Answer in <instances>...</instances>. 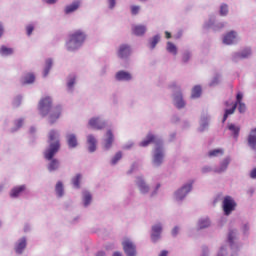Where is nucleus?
<instances>
[{"label": "nucleus", "instance_id": "nucleus-50", "mask_svg": "<svg viewBox=\"0 0 256 256\" xmlns=\"http://www.w3.org/2000/svg\"><path fill=\"white\" fill-rule=\"evenodd\" d=\"M115 5H116L115 0H109V7H110V9H113V7H115Z\"/></svg>", "mask_w": 256, "mask_h": 256}, {"label": "nucleus", "instance_id": "nucleus-18", "mask_svg": "<svg viewBox=\"0 0 256 256\" xmlns=\"http://www.w3.org/2000/svg\"><path fill=\"white\" fill-rule=\"evenodd\" d=\"M67 143L70 149H75L79 143L77 142V136L75 134L67 135Z\"/></svg>", "mask_w": 256, "mask_h": 256}, {"label": "nucleus", "instance_id": "nucleus-45", "mask_svg": "<svg viewBox=\"0 0 256 256\" xmlns=\"http://www.w3.org/2000/svg\"><path fill=\"white\" fill-rule=\"evenodd\" d=\"M35 27H33V25H28L26 27V31H27V35H31L34 31Z\"/></svg>", "mask_w": 256, "mask_h": 256}, {"label": "nucleus", "instance_id": "nucleus-3", "mask_svg": "<svg viewBox=\"0 0 256 256\" xmlns=\"http://www.w3.org/2000/svg\"><path fill=\"white\" fill-rule=\"evenodd\" d=\"M85 39H87L85 32L81 30L75 31L74 33L70 34L66 47L69 51H75V49H79V47L85 43Z\"/></svg>", "mask_w": 256, "mask_h": 256}, {"label": "nucleus", "instance_id": "nucleus-57", "mask_svg": "<svg viewBox=\"0 0 256 256\" xmlns=\"http://www.w3.org/2000/svg\"><path fill=\"white\" fill-rule=\"evenodd\" d=\"M113 256H123V255H121V253L119 252H115Z\"/></svg>", "mask_w": 256, "mask_h": 256}, {"label": "nucleus", "instance_id": "nucleus-30", "mask_svg": "<svg viewBox=\"0 0 256 256\" xmlns=\"http://www.w3.org/2000/svg\"><path fill=\"white\" fill-rule=\"evenodd\" d=\"M167 51L169 53H172L173 55H177V46H175V44H173L172 42H168Z\"/></svg>", "mask_w": 256, "mask_h": 256}, {"label": "nucleus", "instance_id": "nucleus-28", "mask_svg": "<svg viewBox=\"0 0 256 256\" xmlns=\"http://www.w3.org/2000/svg\"><path fill=\"white\" fill-rule=\"evenodd\" d=\"M35 82V75L32 74V73H28L25 77H24V80H23V85H29L31 83H34Z\"/></svg>", "mask_w": 256, "mask_h": 256}, {"label": "nucleus", "instance_id": "nucleus-49", "mask_svg": "<svg viewBox=\"0 0 256 256\" xmlns=\"http://www.w3.org/2000/svg\"><path fill=\"white\" fill-rule=\"evenodd\" d=\"M250 178L251 179H256V168L252 169L250 172Z\"/></svg>", "mask_w": 256, "mask_h": 256}, {"label": "nucleus", "instance_id": "nucleus-43", "mask_svg": "<svg viewBox=\"0 0 256 256\" xmlns=\"http://www.w3.org/2000/svg\"><path fill=\"white\" fill-rule=\"evenodd\" d=\"M189 59H191V54L189 52L184 53L183 57H182V61L184 63H187V61H189Z\"/></svg>", "mask_w": 256, "mask_h": 256}, {"label": "nucleus", "instance_id": "nucleus-56", "mask_svg": "<svg viewBox=\"0 0 256 256\" xmlns=\"http://www.w3.org/2000/svg\"><path fill=\"white\" fill-rule=\"evenodd\" d=\"M97 256H105V252H98Z\"/></svg>", "mask_w": 256, "mask_h": 256}, {"label": "nucleus", "instance_id": "nucleus-34", "mask_svg": "<svg viewBox=\"0 0 256 256\" xmlns=\"http://www.w3.org/2000/svg\"><path fill=\"white\" fill-rule=\"evenodd\" d=\"M209 157H219V155H223V149H214L208 153Z\"/></svg>", "mask_w": 256, "mask_h": 256}, {"label": "nucleus", "instance_id": "nucleus-21", "mask_svg": "<svg viewBox=\"0 0 256 256\" xmlns=\"http://www.w3.org/2000/svg\"><path fill=\"white\" fill-rule=\"evenodd\" d=\"M228 129L231 131L234 139L239 138V133L241 131V128L239 126H235V124H228Z\"/></svg>", "mask_w": 256, "mask_h": 256}, {"label": "nucleus", "instance_id": "nucleus-9", "mask_svg": "<svg viewBox=\"0 0 256 256\" xmlns=\"http://www.w3.org/2000/svg\"><path fill=\"white\" fill-rule=\"evenodd\" d=\"M130 55H131V48L129 47V45H126V44L121 45L118 50V57H120V59H127V57H129Z\"/></svg>", "mask_w": 256, "mask_h": 256}, {"label": "nucleus", "instance_id": "nucleus-58", "mask_svg": "<svg viewBox=\"0 0 256 256\" xmlns=\"http://www.w3.org/2000/svg\"><path fill=\"white\" fill-rule=\"evenodd\" d=\"M170 87H171V89H173V88L177 87V85L172 84Z\"/></svg>", "mask_w": 256, "mask_h": 256}, {"label": "nucleus", "instance_id": "nucleus-16", "mask_svg": "<svg viewBox=\"0 0 256 256\" xmlns=\"http://www.w3.org/2000/svg\"><path fill=\"white\" fill-rule=\"evenodd\" d=\"M174 103L177 109H183V107H185V101L183 100V94H181V92H178L174 96Z\"/></svg>", "mask_w": 256, "mask_h": 256}, {"label": "nucleus", "instance_id": "nucleus-6", "mask_svg": "<svg viewBox=\"0 0 256 256\" xmlns=\"http://www.w3.org/2000/svg\"><path fill=\"white\" fill-rule=\"evenodd\" d=\"M88 125L92 129H96L97 131H101V129H105L107 124L105 121H102L100 118H91L88 122Z\"/></svg>", "mask_w": 256, "mask_h": 256}, {"label": "nucleus", "instance_id": "nucleus-36", "mask_svg": "<svg viewBox=\"0 0 256 256\" xmlns=\"http://www.w3.org/2000/svg\"><path fill=\"white\" fill-rule=\"evenodd\" d=\"M55 190H56V193H57L58 197H63V183L58 182L56 184Z\"/></svg>", "mask_w": 256, "mask_h": 256}, {"label": "nucleus", "instance_id": "nucleus-47", "mask_svg": "<svg viewBox=\"0 0 256 256\" xmlns=\"http://www.w3.org/2000/svg\"><path fill=\"white\" fill-rule=\"evenodd\" d=\"M15 125L17 129H21V127H23V119L16 120Z\"/></svg>", "mask_w": 256, "mask_h": 256}, {"label": "nucleus", "instance_id": "nucleus-20", "mask_svg": "<svg viewBox=\"0 0 256 256\" xmlns=\"http://www.w3.org/2000/svg\"><path fill=\"white\" fill-rule=\"evenodd\" d=\"M80 5H81V3L79 1L73 2L72 4L66 6L65 13L69 14V13H73V12L77 11L79 9Z\"/></svg>", "mask_w": 256, "mask_h": 256}, {"label": "nucleus", "instance_id": "nucleus-10", "mask_svg": "<svg viewBox=\"0 0 256 256\" xmlns=\"http://www.w3.org/2000/svg\"><path fill=\"white\" fill-rule=\"evenodd\" d=\"M153 163L156 167H159V165L163 163V150L161 149V147L156 148Z\"/></svg>", "mask_w": 256, "mask_h": 256}, {"label": "nucleus", "instance_id": "nucleus-32", "mask_svg": "<svg viewBox=\"0 0 256 256\" xmlns=\"http://www.w3.org/2000/svg\"><path fill=\"white\" fill-rule=\"evenodd\" d=\"M51 67H53V61L51 59H48L46 61V68L44 70V77H47V75H49V71H51Z\"/></svg>", "mask_w": 256, "mask_h": 256}, {"label": "nucleus", "instance_id": "nucleus-24", "mask_svg": "<svg viewBox=\"0 0 256 256\" xmlns=\"http://www.w3.org/2000/svg\"><path fill=\"white\" fill-rule=\"evenodd\" d=\"M137 185L139 187V190L141 191V193H148L149 192V186H147V184H145V181H143V179L139 178Z\"/></svg>", "mask_w": 256, "mask_h": 256}, {"label": "nucleus", "instance_id": "nucleus-31", "mask_svg": "<svg viewBox=\"0 0 256 256\" xmlns=\"http://www.w3.org/2000/svg\"><path fill=\"white\" fill-rule=\"evenodd\" d=\"M72 183L76 189H79L81 187V174H77L73 179Z\"/></svg>", "mask_w": 256, "mask_h": 256}, {"label": "nucleus", "instance_id": "nucleus-33", "mask_svg": "<svg viewBox=\"0 0 256 256\" xmlns=\"http://www.w3.org/2000/svg\"><path fill=\"white\" fill-rule=\"evenodd\" d=\"M249 55H251V49H245L242 51V53L237 54V57L239 59H247V57H249Z\"/></svg>", "mask_w": 256, "mask_h": 256}, {"label": "nucleus", "instance_id": "nucleus-41", "mask_svg": "<svg viewBox=\"0 0 256 256\" xmlns=\"http://www.w3.org/2000/svg\"><path fill=\"white\" fill-rule=\"evenodd\" d=\"M238 103H243V93L238 92L236 95V102L234 103V105H238Z\"/></svg>", "mask_w": 256, "mask_h": 256}, {"label": "nucleus", "instance_id": "nucleus-12", "mask_svg": "<svg viewBox=\"0 0 256 256\" xmlns=\"http://www.w3.org/2000/svg\"><path fill=\"white\" fill-rule=\"evenodd\" d=\"M113 141H115V136L111 130L106 132V138L104 140V148L111 149V145H113Z\"/></svg>", "mask_w": 256, "mask_h": 256}, {"label": "nucleus", "instance_id": "nucleus-15", "mask_svg": "<svg viewBox=\"0 0 256 256\" xmlns=\"http://www.w3.org/2000/svg\"><path fill=\"white\" fill-rule=\"evenodd\" d=\"M132 78L131 73L126 71H119L116 73L117 81H131Z\"/></svg>", "mask_w": 256, "mask_h": 256}, {"label": "nucleus", "instance_id": "nucleus-46", "mask_svg": "<svg viewBox=\"0 0 256 256\" xmlns=\"http://www.w3.org/2000/svg\"><path fill=\"white\" fill-rule=\"evenodd\" d=\"M131 13L132 15H137V13H139V6H132Z\"/></svg>", "mask_w": 256, "mask_h": 256}, {"label": "nucleus", "instance_id": "nucleus-55", "mask_svg": "<svg viewBox=\"0 0 256 256\" xmlns=\"http://www.w3.org/2000/svg\"><path fill=\"white\" fill-rule=\"evenodd\" d=\"M3 36V25L0 24V37Z\"/></svg>", "mask_w": 256, "mask_h": 256}, {"label": "nucleus", "instance_id": "nucleus-40", "mask_svg": "<svg viewBox=\"0 0 256 256\" xmlns=\"http://www.w3.org/2000/svg\"><path fill=\"white\" fill-rule=\"evenodd\" d=\"M227 167H229V159H226L222 162L221 168L218 170V173L225 171Z\"/></svg>", "mask_w": 256, "mask_h": 256}, {"label": "nucleus", "instance_id": "nucleus-53", "mask_svg": "<svg viewBox=\"0 0 256 256\" xmlns=\"http://www.w3.org/2000/svg\"><path fill=\"white\" fill-rule=\"evenodd\" d=\"M49 5H53L57 0H45Z\"/></svg>", "mask_w": 256, "mask_h": 256}, {"label": "nucleus", "instance_id": "nucleus-17", "mask_svg": "<svg viewBox=\"0 0 256 256\" xmlns=\"http://www.w3.org/2000/svg\"><path fill=\"white\" fill-rule=\"evenodd\" d=\"M248 145L251 147V149L256 150V128L250 131L248 136Z\"/></svg>", "mask_w": 256, "mask_h": 256}, {"label": "nucleus", "instance_id": "nucleus-59", "mask_svg": "<svg viewBox=\"0 0 256 256\" xmlns=\"http://www.w3.org/2000/svg\"><path fill=\"white\" fill-rule=\"evenodd\" d=\"M247 229H248V228H247V225H245V226H244V231H247Z\"/></svg>", "mask_w": 256, "mask_h": 256}, {"label": "nucleus", "instance_id": "nucleus-25", "mask_svg": "<svg viewBox=\"0 0 256 256\" xmlns=\"http://www.w3.org/2000/svg\"><path fill=\"white\" fill-rule=\"evenodd\" d=\"M23 191H25V186L22 185V186L15 187L14 189H12L10 193V197H19V195H21Z\"/></svg>", "mask_w": 256, "mask_h": 256}, {"label": "nucleus", "instance_id": "nucleus-52", "mask_svg": "<svg viewBox=\"0 0 256 256\" xmlns=\"http://www.w3.org/2000/svg\"><path fill=\"white\" fill-rule=\"evenodd\" d=\"M168 253H169L168 251L163 250V251L159 254V256H167Z\"/></svg>", "mask_w": 256, "mask_h": 256}, {"label": "nucleus", "instance_id": "nucleus-7", "mask_svg": "<svg viewBox=\"0 0 256 256\" xmlns=\"http://www.w3.org/2000/svg\"><path fill=\"white\" fill-rule=\"evenodd\" d=\"M191 189H193V185L186 184L180 190H178L176 192V198L178 199V201H182V199H185V197L187 196V193H189Z\"/></svg>", "mask_w": 256, "mask_h": 256}, {"label": "nucleus", "instance_id": "nucleus-60", "mask_svg": "<svg viewBox=\"0 0 256 256\" xmlns=\"http://www.w3.org/2000/svg\"><path fill=\"white\" fill-rule=\"evenodd\" d=\"M215 83H218V78H215Z\"/></svg>", "mask_w": 256, "mask_h": 256}, {"label": "nucleus", "instance_id": "nucleus-19", "mask_svg": "<svg viewBox=\"0 0 256 256\" xmlns=\"http://www.w3.org/2000/svg\"><path fill=\"white\" fill-rule=\"evenodd\" d=\"M145 31H147V28L144 25H137L132 28V33L138 37L145 35Z\"/></svg>", "mask_w": 256, "mask_h": 256}, {"label": "nucleus", "instance_id": "nucleus-5", "mask_svg": "<svg viewBox=\"0 0 256 256\" xmlns=\"http://www.w3.org/2000/svg\"><path fill=\"white\" fill-rule=\"evenodd\" d=\"M122 246H123L124 252L126 253L127 256H136L137 255V247L129 238H125L123 240Z\"/></svg>", "mask_w": 256, "mask_h": 256}, {"label": "nucleus", "instance_id": "nucleus-54", "mask_svg": "<svg viewBox=\"0 0 256 256\" xmlns=\"http://www.w3.org/2000/svg\"><path fill=\"white\" fill-rule=\"evenodd\" d=\"M166 39H171V33L169 31L165 32Z\"/></svg>", "mask_w": 256, "mask_h": 256}, {"label": "nucleus", "instance_id": "nucleus-48", "mask_svg": "<svg viewBox=\"0 0 256 256\" xmlns=\"http://www.w3.org/2000/svg\"><path fill=\"white\" fill-rule=\"evenodd\" d=\"M67 85L69 89H73V86L75 85V78H71Z\"/></svg>", "mask_w": 256, "mask_h": 256}, {"label": "nucleus", "instance_id": "nucleus-35", "mask_svg": "<svg viewBox=\"0 0 256 256\" xmlns=\"http://www.w3.org/2000/svg\"><path fill=\"white\" fill-rule=\"evenodd\" d=\"M161 37L159 35H156L152 38V40L150 41V47L151 49H155V47H157V43H159Z\"/></svg>", "mask_w": 256, "mask_h": 256}, {"label": "nucleus", "instance_id": "nucleus-23", "mask_svg": "<svg viewBox=\"0 0 256 256\" xmlns=\"http://www.w3.org/2000/svg\"><path fill=\"white\" fill-rule=\"evenodd\" d=\"M201 93H203L201 86H194L191 94L192 99H198V97H201Z\"/></svg>", "mask_w": 256, "mask_h": 256}, {"label": "nucleus", "instance_id": "nucleus-4", "mask_svg": "<svg viewBox=\"0 0 256 256\" xmlns=\"http://www.w3.org/2000/svg\"><path fill=\"white\" fill-rule=\"evenodd\" d=\"M236 207H237V202H235L233 197L231 196L224 197L222 202V208L225 215H231V213L235 211Z\"/></svg>", "mask_w": 256, "mask_h": 256}, {"label": "nucleus", "instance_id": "nucleus-26", "mask_svg": "<svg viewBox=\"0 0 256 256\" xmlns=\"http://www.w3.org/2000/svg\"><path fill=\"white\" fill-rule=\"evenodd\" d=\"M236 109H237V104H233L231 109H226L224 116H223L222 123H225V121H227V118L229 117V115H233V113H235Z\"/></svg>", "mask_w": 256, "mask_h": 256}, {"label": "nucleus", "instance_id": "nucleus-13", "mask_svg": "<svg viewBox=\"0 0 256 256\" xmlns=\"http://www.w3.org/2000/svg\"><path fill=\"white\" fill-rule=\"evenodd\" d=\"M87 143L89 145L88 149H89L90 153H93L97 150V139H95V136L88 135Z\"/></svg>", "mask_w": 256, "mask_h": 256}, {"label": "nucleus", "instance_id": "nucleus-29", "mask_svg": "<svg viewBox=\"0 0 256 256\" xmlns=\"http://www.w3.org/2000/svg\"><path fill=\"white\" fill-rule=\"evenodd\" d=\"M0 54L1 55H13V48H7V46H2L0 48Z\"/></svg>", "mask_w": 256, "mask_h": 256}, {"label": "nucleus", "instance_id": "nucleus-51", "mask_svg": "<svg viewBox=\"0 0 256 256\" xmlns=\"http://www.w3.org/2000/svg\"><path fill=\"white\" fill-rule=\"evenodd\" d=\"M177 233H179V228L178 227H174L172 230V235H177Z\"/></svg>", "mask_w": 256, "mask_h": 256}, {"label": "nucleus", "instance_id": "nucleus-37", "mask_svg": "<svg viewBox=\"0 0 256 256\" xmlns=\"http://www.w3.org/2000/svg\"><path fill=\"white\" fill-rule=\"evenodd\" d=\"M91 199H92L91 193L85 192L84 193V198H83V202H84L85 207H87V205H89L91 203Z\"/></svg>", "mask_w": 256, "mask_h": 256}, {"label": "nucleus", "instance_id": "nucleus-42", "mask_svg": "<svg viewBox=\"0 0 256 256\" xmlns=\"http://www.w3.org/2000/svg\"><path fill=\"white\" fill-rule=\"evenodd\" d=\"M238 111L239 113H245V111H247V106L245 105V103H238Z\"/></svg>", "mask_w": 256, "mask_h": 256}, {"label": "nucleus", "instance_id": "nucleus-22", "mask_svg": "<svg viewBox=\"0 0 256 256\" xmlns=\"http://www.w3.org/2000/svg\"><path fill=\"white\" fill-rule=\"evenodd\" d=\"M151 143H155V135L149 133L146 136V139L140 143V146L147 147L148 145H151Z\"/></svg>", "mask_w": 256, "mask_h": 256}, {"label": "nucleus", "instance_id": "nucleus-61", "mask_svg": "<svg viewBox=\"0 0 256 256\" xmlns=\"http://www.w3.org/2000/svg\"><path fill=\"white\" fill-rule=\"evenodd\" d=\"M34 131H35V130L32 128V129H31V133H33Z\"/></svg>", "mask_w": 256, "mask_h": 256}, {"label": "nucleus", "instance_id": "nucleus-39", "mask_svg": "<svg viewBox=\"0 0 256 256\" xmlns=\"http://www.w3.org/2000/svg\"><path fill=\"white\" fill-rule=\"evenodd\" d=\"M121 157H123V154L121 152H117L112 159V165H116V163L120 161Z\"/></svg>", "mask_w": 256, "mask_h": 256}, {"label": "nucleus", "instance_id": "nucleus-1", "mask_svg": "<svg viewBox=\"0 0 256 256\" xmlns=\"http://www.w3.org/2000/svg\"><path fill=\"white\" fill-rule=\"evenodd\" d=\"M49 148L45 150L44 157L47 161H50L48 165V171H57L59 169V160L53 159L59 149H61V144L59 143V133L55 130L49 132Z\"/></svg>", "mask_w": 256, "mask_h": 256}, {"label": "nucleus", "instance_id": "nucleus-2", "mask_svg": "<svg viewBox=\"0 0 256 256\" xmlns=\"http://www.w3.org/2000/svg\"><path fill=\"white\" fill-rule=\"evenodd\" d=\"M52 107L53 100L49 96L44 97L39 101L38 110L40 111V115H42V117L48 116L50 125L57 123V120L59 117H61V113L63 111L61 106H55L54 108Z\"/></svg>", "mask_w": 256, "mask_h": 256}, {"label": "nucleus", "instance_id": "nucleus-44", "mask_svg": "<svg viewBox=\"0 0 256 256\" xmlns=\"http://www.w3.org/2000/svg\"><path fill=\"white\" fill-rule=\"evenodd\" d=\"M235 239V232L231 230L228 234V241L229 243H233V240Z\"/></svg>", "mask_w": 256, "mask_h": 256}, {"label": "nucleus", "instance_id": "nucleus-38", "mask_svg": "<svg viewBox=\"0 0 256 256\" xmlns=\"http://www.w3.org/2000/svg\"><path fill=\"white\" fill-rule=\"evenodd\" d=\"M227 13H229V6H227V4H222L220 7V15L222 17H225V15H227Z\"/></svg>", "mask_w": 256, "mask_h": 256}, {"label": "nucleus", "instance_id": "nucleus-14", "mask_svg": "<svg viewBox=\"0 0 256 256\" xmlns=\"http://www.w3.org/2000/svg\"><path fill=\"white\" fill-rule=\"evenodd\" d=\"M25 247H27V240L25 238H21L15 246V252L18 255H21V253L25 251Z\"/></svg>", "mask_w": 256, "mask_h": 256}, {"label": "nucleus", "instance_id": "nucleus-8", "mask_svg": "<svg viewBox=\"0 0 256 256\" xmlns=\"http://www.w3.org/2000/svg\"><path fill=\"white\" fill-rule=\"evenodd\" d=\"M162 231H163V227L161 226V224H157L152 227L151 239L154 243H156V241H159V239H161Z\"/></svg>", "mask_w": 256, "mask_h": 256}, {"label": "nucleus", "instance_id": "nucleus-11", "mask_svg": "<svg viewBox=\"0 0 256 256\" xmlns=\"http://www.w3.org/2000/svg\"><path fill=\"white\" fill-rule=\"evenodd\" d=\"M236 39H237V32L231 31L224 36L223 43H225V45H233Z\"/></svg>", "mask_w": 256, "mask_h": 256}, {"label": "nucleus", "instance_id": "nucleus-27", "mask_svg": "<svg viewBox=\"0 0 256 256\" xmlns=\"http://www.w3.org/2000/svg\"><path fill=\"white\" fill-rule=\"evenodd\" d=\"M211 225V221L208 218L200 219L198 222L199 229H207Z\"/></svg>", "mask_w": 256, "mask_h": 256}]
</instances>
